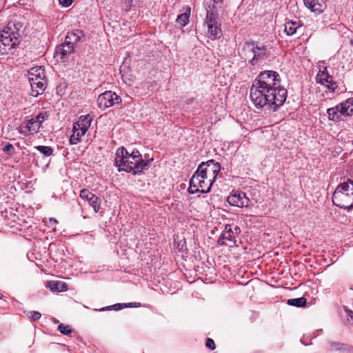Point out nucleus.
Masks as SVG:
<instances>
[{
	"label": "nucleus",
	"instance_id": "obj_1",
	"mask_svg": "<svg viewBox=\"0 0 353 353\" xmlns=\"http://www.w3.org/2000/svg\"><path fill=\"white\" fill-rule=\"evenodd\" d=\"M287 96V90L281 85L280 75L272 70L261 72L250 89V98L256 108L273 112L283 105Z\"/></svg>",
	"mask_w": 353,
	"mask_h": 353
},
{
	"label": "nucleus",
	"instance_id": "obj_2",
	"mask_svg": "<svg viewBox=\"0 0 353 353\" xmlns=\"http://www.w3.org/2000/svg\"><path fill=\"white\" fill-rule=\"evenodd\" d=\"M114 165L119 172L125 171L136 174L145 169L148 163L143 160L138 150H134L129 153L125 148L121 147L116 151Z\"/></svg>",
	"mask_w": 353,
	"mask_h": 353
},
{
	"label": "nucleus",
	"instance_id": "obj_3",
	"mask_svg": "<svg viewBox=\"0 0 353 353\" xmlns=\"http://www.w3.org/2000/svg\"><path fill=\"white\" fill-rule=\"evenodd\" d=\"M19 23L9 22L0 32V54H8L19 43Z\"/></svg>",
	"mask_w": 353,
	"mask_h": 353
},
{
	"label": "nucleus",
	"instance_id": "obj_4",
	"mask_svg": "<svg viewBox=\"0 0 353 353\" xmlns=\"http://www.w3.org/2000/svg\"><path fill=\"white\" fill-rule=\"evenodd\" d=\"M332 201L341 208L353 209V180L347 179L338 185L332 194Z\"/></svg>",
	"mask_w": 353,
	"mask_h": 353
},
{
	"label": "nucleus",
	"instance_id": "obj_5",
	"mask_svg": "<svg viewBox=\"0 0 353 353\" xmlns=\"http://www.w3.org/2000/svg\"><path fill=\"white\" fill-rule=\"evenodd\" d=\"M242 52L247 58H250V63L256 65L259 61L267 57L268 49L264 46H259L256 42H245L243 44Z\"/></svg>",
	"mask_w": 353,
	"mask_h": 353
},
{
	"label": "nucleus",
	"instance_id": "obj_6",
	"mask_svg": "<svg viewBox=\"0 0 353 353\" xmlns=\"http://www.w3.org/2000/svg\"><path fill=\"white\" fill-rule=\"evenodd\" d=\"M213 181L210 179L204 178L203 174L196 170L190 181L188 192L190 194L196 192L206 193L210 191Z\"/></svg>",
	"mask_w": 353,
	"mask_h": 353
},
{
	"label": "nucleus",
	"instance_id": "obj_7",
	"mask_svg": "<svg viewBox=\"0 0 353 353\" xmlns=\"http://www.w3.org/2000/svg\"><path fill=\"white\" fill-rule=\"evenodd\" d=\"M206 18L205 23L208 27V36L210 38H219L221 36V21L218 13L211 10L209 6L206 8Z\"/></svg>",
	"mask_w": 353,
	"mask_h": 353
},
{
	"label": "nucleus",
	"instance_id": "obj_8",
	"mask_svg": "<svg viewBox=\"0 0 353 353\" xmlns=\"http://www.w3.org/2000/svg\"><path fill=\"white\" fill-rule=\"evenodd\" d=\"M197 170L200 172L201 174L204 175V178L210 179L214 182L221 170V164L215 162L214 160H209L205 163H201Z\"/></svg>",
	"mask_w": 353,
	"mask_h": 353
},
{
	"label": "nucleus",
	"instance_id": "obj_9",
	"mask_svg": "<svg viewBox=\"0 0 353 353\" xmlns=\"http://www.w3.org/2000/svg\"><path fill=\"white\" fill-rule=\"evenodd\" d=\"M316 80L318 83L325 86L331 92H334L338 88L337 82L333 80V77L327 72L325 66H319Z\"/></svg>",
	"mask_w": 353,
	"mask_h": 353
},
{
	"label": "nucleus",
	"instance_id": "obj_10",
	"mask_svg": "<svg viewBox=\"0 0 353 353\" xmlns=\"http://www.w3.org/2000/svg\"><path fill=\"white\" fill-rule=\"evenodd\" d=\"M121 101V98L115 92L112 91H105L99 95L97 99V105L99 108L105 109L116 104H119Z\"/></svg>",
	"mask_w": 353,
	"mask_h": 353
},
{
	"label": "nucleus",
	"instance_id": "obj_11",
	"mask_svg": "<svg viewBox=\"0 0 353 353\" xmlns=\"http://www.w3.org/2000/svg\"><path fill=\"white\" fill-rule=\"evenodd\" d=\"M227 201L230 205L239 208L248 207L250 202L245 192L238 190H233L228 196Z\"/></svg>",
	"mask_w": 353,
	"mask_h": 353
},
{
	"label": "nucleus",
	"instance_id": "obj_12",
	"mask_svg": "<svg viewBox=\"0 0 353 353\" xmlns=\"http://www.w3.org/2000/svg\"><path fill=\"white\" fill-rule=\"evenodd\" d=\"M79 196L81 199L87 201L90 205L92 206L95 212H98L100 209L101 199L95 194L90 192L87 189H83L80 191Z\"/></svg>",
	"mask_w": 353,
	"mask_h": 353
},
{
	"label": "nucleus",
	"instance_id": "obj_13",
	"mask_svg": "<svg viewBox=\"0 0 353 353\" xmlns=\"http://www.w3.org/2000/svg\"><path fill=\"white\" fill-rule=\"evenodd\" d=\"M41 125L38 123V121L35 119L34 117H32L30 119L23 121L19 128V132L27 135L30 132H37L40 128Z\"/></svg>",
	"mask_w": 353,
	"mask_h": 353
},
{
	"label": "nucleus",
	"instance_id": "obj_14",
	"mask_svg": "<svg viewBox=\"0 0 353 353\" xmlns=\"http://www.w3.org/2000/svg\"><path fill=\"white\" fill-rule=\"evenodd\" d=\"M305 6L316 14L322 13L327 8L326 0H303Z\"/></svg>",
	"mask_w": 353,
	"mask_h": 353
},
{
	"label": "nucleus",
	"instance_id": "obj_15",
	"mask_svg": "<svg viewBox=\"0 0 353 353\" xmlns=\"http://www.w3.org/2000/svg\"><path fill=\"white\" fill-rule=\"evenodd\" d=\"M28 73L29 82L46 79L44 69L41 66L33 67L28 70Z\"/></svg>",
	"mask_w": 353,
	"mask_h": 353
},
{
	"label": "nucleus",
	"instance_id": "obj_16",
	"mask_svg": "<svg viewBox=\"0 0 353 353\" xmlns=\"http://www.w3.org/2000/svg\"><path fill=\"white\" fill-rule=\"evenodd\" d=\"M31 86V95L37 97L41 94L46 90L47 86V79L30 82Z\"/></svg>",
	"mask_w": 353,
	"mask_h": 353
},
{
	"label": "nucleus",
	"instance_id": "obj_17",
	"mask_svg": "<svg viewBox=\"0 0 353 353\" xmlns=\"http://www.w3.org/2000/svg\"><path fill=\"white\" fill-rule=\"evenodd\" d=\"M234 232L233 231L230 225H226L225 230L221 233V235L218 239V244L223 245L225 244V241L235 242L234 241Z\"/></svg>",
	"mask_w": 353,
	"mask_h": 353
},
{
	"label": "nucleus",
	"instance_id": "obj_18",
	"mask_svg": "<svg viewBox=\"0 0 353 353\" xmlns=\"http://www.w3.org/2000/svg\"><path fill=\"white\" fill-rule=\"evenodd\" d=\"M74 46L69 43H67L66 41H64L63 44L59 46L56 50V53L57 55H60L61 59H64L68 54H70L74 51Z\"/></svg>",
	"mask_w": 353,
	"mask_h": 353
},
{
	"label": "nucleus",
	"instance_id": "obj_19",
	"mask_svg": "<svg viewBox=\"0 0 353 353\" xmlns=\"http://www.w3.org/2000/svg\"><path fill=\"white\" fill-rule=\"evenodd\" d=\"M82 37H83V32L77 29L68 32V34L65 38V41L75 47Z\"/></svg>",
	"mask_w": 353,
	"mask_h": 353
},
{
	"label": "nucleus",
	"instance_id": "obj_20",
	"mask_svg": "<svg viewBox=\"0 0 353 353\" xmlns=\"http://www.w3.org/2000/svg\"><path fill=\"white\" fill-rule=\"evenodd\" d=\"M46 286L52 292H64L68 290L66 283L61 281H47Z\"/></svg>",
	"mask_w": 353,
	"mask_h": 353
},
{
	"label": "nucleus",
	"instance_id": "obj_21",
	"mask_svg": "<svg viewBox=\"0 0 353 353\" xmlns=\"http://www.w3.org/2000/svg\"><path fill=\"white\" fill-rule=\"evenodd\" d=\"M341 114L343 116L353 115V98L347 99L341 103Z\"/></svg>",
	"mask_w": 353,
	"mask_h": 353
},
{
	"label": "nucleus",
	"instance_id": "obj_22",
	"mask_svg": "<svg viewBox=\"0 0 353 353\" xmlns=\"http://www.w3.org/2000/svg\"><path fill=\"white\" fill-rule=\"evenodd\" d=\"M73 134L71 135L70 139V144H77L81 139V138L86 133L87 130L81 128H74L73 124L72 129Z\"/></svg>",
	"mask_w": 353,
	"mask_h": 353
},
{
	"label": "nucleus",
	"instance_id": "obj_23",
	"mask_svg": "<svg viewBox=\"0 0 353 353\" xmlns=\"http://www.w3.org/2000/svg\"><path fill=\"white\" fill-rule=\"evenodd\" d=\"M92 119L89 114L82 115L79 120L74 123V128H81L88 131L90 126Z\"/></svg>",
	"mask_w": 353,
	"mask_h": 353
},
{
	"label": "nucleus",
	"instance_id": "obj_24",
	"mask_svg": "<svg viewBox=\"0 0 353 353\" xmlns=\"http://www.w3.org/2000/svg\"><path fill=\"white\" fill-rule=\"evenodd\" d=\"M341 105L340 103L335 107L330 108L327 110L329 120L333 121H339L341 119L339 114V113L341 114Z\"/></svg>",
	"mask_w": 353,
	"mask_h": 353
},
{
	"label": "nucleus",
	"instance_id": "obj_25",
	"mask_svg": "<svg viewBox=\"0 0 353 353\" xmlns=\"http://www.w3.org/2000/svg\"><path fill=\"white\" fill-rule=\"evenodd\" d=\"M285 32L287 35L292 36L294 35L297 30L301 27V26L296 21H288L285 23Z\"/></svg>",
	"mask_w": 353,
	"mask_h": 353
},
{
	"label": "nucleus",
	"instance_id": "obj_26",
	"mask_svg": "<svg viewBox=\"0 0 353 353\" xmlns=\"http://www.w3.org/2000/svg\"><path fill=\"white\" fill-rule=\"evenodd\" d=\"M307 300L304 297L291 299L288 300V304L296 307H303L306 305Z\"/></svg>",
	"mask_w": 353,
	"mask_h": 353
},
{
	"label": "nucleus",
	"instance_id": "obj_27",
	"mask_svg": "<svg viewBox=\"0 0 353 353\" xmlns=\"http://www.w3.org/2000/svg\"><path fill=\"white\" fill-rule=\"evenodd\" d=\"M34 148L46 157H49L53 153V150L50 146L37 145L35 146Z\"/></svg>",
	"mask_w": 353,
	"mask_h": 353
},
{
	"label": "nucleus",
	"instance_id": "obj_28",
	"mask_svg": "<svg viewBox=\"0 0 353 353\" xmlns=\"http://www.w3.org/2000/svg\"><path fill=\"white\" fill-rule=\"evenodd\" d=\"M190 14L185 12L179 15L176 18V23H179L181 26H185L189 21Z\"/></svg>",
	"mask_w": 353,
	"mask_h": 353
},
{
	"label": "nucleus",
	"instance_id": "obj_29",
	"mask_svg": "<svg viewBox=\"0 0 353 353\" xmlns=\"http://www.w3.org/2000/svg\"><path fill=\"white\" fill-rule=\"evenodd\" d=\"M125 6L127 10H130L132 8L139 7L141 0H125Z\"/></svg>",
	"mask_w": 353,
	"mask_h": 353
},
{
	"label": "nucleus",
	"instance_id": "obj_30",
	"mask_svg": "<svg viewBox=\"0 0 353 353\" xmlns=\"http://www.w3.org/2000/svg\"><path fill=\"white\" fill-rule=\"evenodd\" d=\"M26 314L33 321H37L41 317V314L37 311H28Z\"/></svg>",
	"mask_w": 353,
	"mask_h": 353
},
{
	"label": "nucleus",
	"instance_id": "obj_31",
	"mask_svg": "<svg viewBox=\"0 0 353 353\" xmlns=\"http://www.w3.org/2000/svg\"><path fill=\"white\" fill-rule=\"evenodd\" d=\"M58 330L61 334L65 335H68L72 332V330L69 325H65L62 323L59 325Z\"/></svg>",
	"mask_w": 353,
	"mask_h": 353
},
{
	"label": "nucleus",
	"instance_id": "obj_32",
	"mask_svg": "<svg viewBox=\"0 0 353 353\" xmlns=\"http://www.w3.org/2000/svg\"><path fill=\"white\" fill-rule=\"evenodd\" d=\"M140 305H141L140 303H128V305L125 304V303H123V304L118 303V304L114 305L113 307L116 310H120V309H122V308H124L126 307H139V306H140Z\"/></svg>",
	"mask_w": 353,
	"mask_h": 353
},
{
	"label": "nucleus",
	"instance_id": "obj_33",
	"mask_svg": "<svg viewBox=\"0 0 353 353\" xmlns=\"http://www.w3.org/2000/svg\"><path fill=\"white\" fill-rule=\"evenodd\" d=\"M2 150L9 156H12L15 153L14 148L11 143H8L6 145Z\"/></svg>",
	"mask_w": 353,
	"mask_h": 353
},
{
	"label": "nucleus",
	"instance_id": "obj_34",
	"mask_svg": "<svg viewBox=\"0 0 353 353\" xmlns=\"http://www.w3.org/2000/svg\"><path fill=\"white\" fill-rule=\"evenodd\" d=\"M48 117V116L46 112H40L36 117H34V118L37 121H38V123L41 125L42 123L47 119Z\"/></svg>",
	"mask_w": 353,
	"mask_h": 353
},
{
	"label": "nucleus",
	"instance_id": "obj_35",
	"mask_svg": "<svg viewBox=\"0 0 353 353\" xmlns=\"http://www.w3.org/2000/svg\"><path fill=\"white\" fill-rule=\"evenodd\" d=\"M205 345L208 348H209L211 350H214L216 347L214 340L210 338L207 339Z\"/></svg>",
	"mask_w": 353,
	"mask_h": 353
},
{
	"label": "nucleus",
	"instance_id": "obj_36",
	"mask_svg": "<svg viewBox=\"0 0 353 353\" xmlns=\"http://www.w3.org/2000/svg\"><path fill=\"white\" fill-rule=\"evenodd\" d=\"M331 345V347H332V350H341L343 349V344L342 343H336V342H332L330 343Z\"/></svg>",
	"mask_w": 353,
	"mask_h": 353
},
{
	"label": "nucleus",
	"instance_id": "obj_37",
	"mask_svg": "<svg viewBox=\"0 0 353 353\" xmlns=\"http://www.w3.org/2000/svg\"><path fill=\"white\" fill-rule=\"evenodd\" d=\"M72 1L73 0H59V3L65 8L69 7L72 4Z\"/></svg>",
	"mask_w": 353,
	"mask_h": 353
},
{
	"label": "nucleus",
	"instance_id": "obj_38",
	"mask_svg": "<svg viewBox=\"0 0 353 353\" xmlns=\"http://www.w3.org/2000/svg\"><path fill=\"white\" fill-rule=\"evenodd\" d=\"M345 312L348 316L349 318H350L353 321V311L350 310H345Z\"/></svg>",
	"mask_w": 353,
	"mask_h": 353
},
{
	"label": "nucleus",
	"instance_id": "obj_39",
	"mask_svg": "<svg viewBox=\"0 0 353 353\" xmlns=\"http://www.w3.org/2000/svg\"><path fill=\"white\" fill-rule=\"evenodd\" d=\"M57 221L55 219H50V223L51 224V225L52 226V225H56L57 223Z\"/></svg>",
	"mask_w": 353,
	"mask_h": 353
},
{
	"label": "nucleus",
	"instance_id": "obj_40",
	"mask_svg": "<svg viewBox=\"0 0 353 353\" xmlns=\"http://www.w3.org/2000/svg\"><path fill=\"white\" fill-rule=\"evenodd\" d=\"M236 233H239L241 232L240 228L238 226L234 227V231Z\"/></svg>",
	"mask_w": 353,
	"mask_h": 353
},
{
	"label": "nucleus",
	"instance_id": "obj_41",
	"mask_svg": "<svg viewBox=\"0 0 353 353\" xmlns=\"http://www.w3.org/2000/svg\"><path fill=\"white\" fill-rule=\"evenodd\" d=\"M213 1L214 3H222L223 0H213Z\"/></svg>",
	"mask_w": 353,
	"mask_h": 353
},
{
	"label": "nucleus",
	"instance_id": "obj_42",
	"mask_svg": "<svg viewBox=\"0 0 353 353\" xmlns=\"http://www.w3.org/2000/svg\"><path fill=\"white\" fill-rule=\"evenodd\" d=\"M110 310V307H107L106 308L103 307L101 309V310Z\"/></svg>",
	"mask_w": 353,
	"mask_h": 353
},
{
	"label": "nucleus",
	"instance_id": "obj_43",
	"mask_svg": "<svg viewBox=\"0 0 353 353\" xmlns=\"http://www.w3.org/2000/svg\"><path fill=\"white\" fill-rule=\"evenodd\" d=\"M351 44L353 46V39L351 40Z\"/></svg>",
	"mask_w": 353,
	"mask_h": 353
},
{
	"label": "nucleus",
	"instance_id": "obj_44",
	"mask_svg": "<svg viewBox=\"0 0 353 353\" xmlns=\"http://www.w3.org/2000/svg\"><path fill=\"white\" fill-rule=\"evenodd\" d=\"M2 298V295L0 293V299Z\"/></svg>",
	"mask_w": 353,
	"mask_h": 353
}]
</instances>
